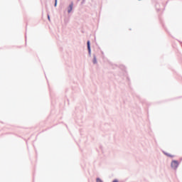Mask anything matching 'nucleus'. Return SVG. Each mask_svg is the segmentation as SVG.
<instances>
[{
  "label": "nucleus",
  "mask_w": 182,
  "mask_h": 182,
  "mask_svg": "<svg viewBox=\"0 0 182 182\" xmlns=\"http://www.w3.org/2000/svg\"><path fill=\"white\" fill-rule=\"evenodd\" d=\"M93 63L95 64L97 63V60L96 59V57L93 58Z\"/></svg>",
  "instance_id": "20e7f679"
},
{
  "label": "nucleus",
  "mask_w": 182,
  "mask_h": 182,
  "mask_svg": "<svg viewBox=\"0 0 182 182\" xmlns=\"http://www.w3.org/2000/svg\"><path fill=\"white\" fill-rule=\"evenodd\" d=\"M56 5H58V0H55V6H56Z\"/></svg>",
  "instance_id": "423d86ee"
},
{
  "label": "nucleus",
  "mask_w": 182,
  "mask_h": 182,
  "mask_svg": "<svg viewBox=\"0 0 182 182\" xmlns=\"http://www.w3.org/2000/svg\"><path fill=\"white\" fill-rule=\"evenodd\" d=\"M87 49L89 52H90V41H87Z\"/></svg>",
  "instance_id": "f03ea898"
},
{
  "label": "nucleus",
  "mask_w": 182,
  "mask_h": 182,
  "mask_svg": "<svg viewBox=\"0 0 182 182\" xmlns=\"http://www.w3.org/2000/svg\"><path fill=\"white\" fill-rule=\"evenodd\" d=\"M171 166L172 167V168H173L174 170H176V168H177V167H178V161H172Z\"/></svg>",
  "instance_id": "f257e3e1"
},
{
  "label": "nucleus",
  "mask_w": 182,
  "mask_h": 182,
  "mask_svg": "<svg viewBox=\"0 0 182 182\" xmlns=\"http://www.w3.org/2000/svg\"><path fill=\"white\" fill-rule=\"evenodd\" d=\"M112 182H119L117 180H114Z\"/></svg>",
  "instance_id": "0eeeda50"
},
{
  "label": "nucleus",
  "mask_w": 182,
  "mask_h": 182,
  "mask_svg": "<svg viewBox=\"0 0 182 182\" xmlns=\"http://www.w3.org/2000/svg\"><path fill=\"white\" fill-rule=\"evenodd\" d=\"M97 182H103V181L101 180L100 178H97Z\"/></svg>",
  "instance_id": "39448f33"
},
{
  "label": "nucleus",
  "mask_w": 182,
  "mask_h": 182,
  "mask_svg": "<svg viewBox=\"0 0 182 182\" xmlns=\"http://www.w3.org/2000/svg\"><path fill=\"white\" fill-rule=\"evenodd\" d=\"M48 19H50V17H49V16H48Z\"/></svg>",
  "instance_id": "6e6552de"
},
{
  "label": "nucleus",
  "mask_w": 182,
  "mask_h": 182,
  "mask_svg": "<svg viewBox=\"0 0 182 182\" xmlns=\"http://www.w3.org/2000/svg\"><path fill=\"white\" fill-rule=\"evenodd\" d=\"M73 8V4L70 5V9L68 10L69 14H70V12H72Z\"/></svg>",
  "instance_id": "7ed1b4c3"
}]
</instances>
